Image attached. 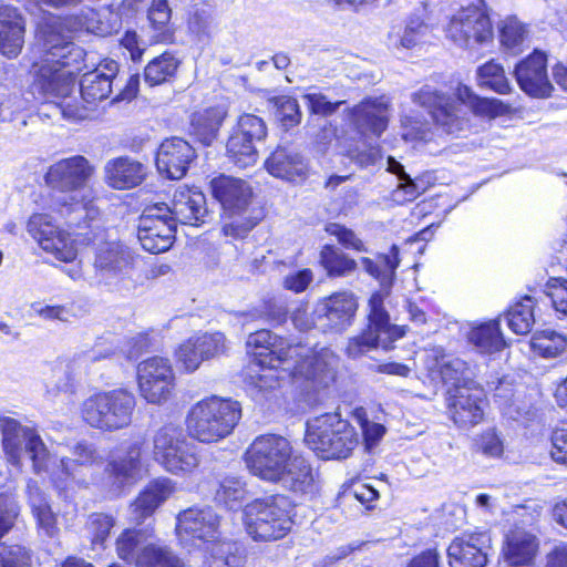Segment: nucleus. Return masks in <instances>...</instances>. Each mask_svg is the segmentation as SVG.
I'll list each match as a JSON object with an SVG mask.
<instances>
[{"label":"nucleus","instance_id":"1","mask_svg":"<svg viewBox=\"0 0 567 567\" xmlns=\"http://www.w3.org/2000/svg\"><path fill=\"white\" fill-rule=\"evenodd\" d=\"M246 343L259 365H274L276 361L289 374L305 375L323 386L336 380L340 358L330 348L315 351L300 343H291L267 329L250 333Z\"/></svg>","mask_w":567,"mask_h":567},{"label":"nucleus","instance_id":"2","mask_svg":"<svg viewBox=\"0 0 567 567\" xmlns=\"http://www.w3.org/2000/svg\"><path fill=\"white\" fill-rule=\"evenodd\" d=\"M39 45L42 60L32 65L31 91L38 99L53 104L74 91L75 76L71 68L79 69L85 52L54 25L40 31Z\"/></svg>","mask_w":567,"mask_h":567},{"label":"nucleus","instance_id":"3","mask_svg":"<svg viewBox=\"0 0 567 567\" xmlns=\"http://www.w3.org/2000/svg\"><path fill=\"white\" fill-rule=\"evenodd\" d=\"M95 167L82 155H74L52 164L44 182L54 193L52 208L66 219L70 227L81 228L99 215L87 183Z\"/></svg>","mask_w":567,"mask_h":567},{"label":"nucleus","instance_id":"4","mask_svg":"<svg viewBox=\"0 0 567 567\" xmlns=\"http://www.w3.org/2000/svg\"><path fill=\"white\" fill-rule=\"evenodd\" d=\"M245 462L255 476L296 493H306L313 482L307 460L296 454L291 443L281 435L257 436L245 453Z\"/></svg>","mask_w":567,"mask_h":567},{"label":"nucleus","instance_id":"5","mask_svg":"<svg viewBox=\"0 0 567 567\" xmlns=\"http://www.w3.org/2000/svg\"><path fill=\"white\" fill-rule=\"evenodd\" d=\"M460 100H456L430 85L422 86L412 93L413 103L429 111L434 125L445 134L458 136L470 126L464 99L468 107L477 115L495 116L499 113L501 102L495 99L473 95L468 87L458 90Z\"/></svg>","mask_w":567,"mask_h":567},{"label":"nucleus","instance_id":"6","mask_svg":"<svg viewBox=\"0 0 567 567\" xmlns=\"http://www.w3.org/2000/svg\"><path fill=\"white\" fill-rule=\"evenodd\" d=\"M0 434L2 457L10 466L21 471L23 455L27 454L34 474L41 476L49 471L53 453L34 425H24L14 417L1 415Z\"/></svg>","mask_w":567,"mask_h":567},{"label":"nucleus","instance_id":"7","mask_svg":"<svg viewBox=\"0 0 567 567\" xmlns=\"http://www.w3.org/2000/svg\"><path fill=\"white\" fill-rule=\"evenodd\" d=\"M241 417L240 403L212 395L195 403L186 415V430L202 443L218 442L230 435Z\"/></svg>","mask_w":567,"mask_h":567},{"label":"nucleus","instance_id":"8","mask_svg":"<svg viewBox=\"0 0 567 567\" xmlns=\"http://www.w3.org/2000/svg\"><path fill=\"white\" fill-rule=\"evenodd\" d=\"M385 295L377 291L368 301L367 327L348 339L344 353L350 359H359L372 350L393 348V343L405 334V326L391 323L384 307Z\"/></svg>","mask_w":567,"mask_h":567},{"label":"nucleus","instance_id":"9","mask_svg":"<svg viewBox=\"0 0 567 567\" xmlns=\"http://www.w3.org/2000/svg\"><path fill=\"white\" fill-rule=\"evenodd\" d=\"M293 505L285 495H271L248 503L244 508V525L256 542L284 538L292 527Z\"/></svg>","mask_w":567,"mask_h":567},{"label":"nucleus","instance_id":"10","mask_svg":"<svg viewBox=\"0 0 567 567\" xmlns=\"http://www.w3.org/2000/svg\"><path fill=\"white\" fill-rule=\"evenodd\" d=\"M306 444L322 458H346L358 445V433L339 413H326L307 422Z\"/></svg>","mask_w":567,"mask_h":567},{"label":"nucleus","instance_id":"11","mask_svg":"<svg viewBox=\"0 0 567 567\" xmlns=\"http://www.w3.org/2000/svg\"><path fill=\"white\" fill-rule=\"evenodd\" d=\"M135 395L123 388L102 391L89 396L81 408L83 420L92 427L115 432L132 423Z\"/></svg>","mask_w":567,"mask_h":567},{"label":"nucleus","instance_id":"12","mask_svg":"<svg viewBox=\"0 0 567 567\" xmlns=\"http://www.w3.org/2000/svg\"><path fill=\"white\" fill-rule=\"evenodd\" d=\"M95 219L93 220V223ZM90 228V233H79L83 241L94 245L93 267L100 280L105 285H116L127 278L134 268V252L120 240H103V231H94L97 226L92 221L83 224L80 229Z\"/></svg>","mask_w":567,"mask_h":567},{"label":"nucleus","instance_id":"13","mask_svg":"<svg viewBox=\"0 0 567 567\" xmlns=\"http://www.w3.org/2000/svg\"><path fill=\"white\" fill-rule=\"evenodd\" d=\"M153 447L154 460L174 475L190 473L199 464L195 447L173 425H165L155 433Z\"/></svg>","mask_w":567,"mask_h":567},{"label":"nucleus","instance_id":"14","mask_svg":"<svg viewBox=\"0 0 567 567\" xmlns=\"http://www.w3.org/2000/svg\"><path fill=\"white\" fill-rule=\"evenodd\" d=\"M482 0L458 10L446 27V37L461 48L473 49L493 39V27Z\"/></svg>","mask_w":567,"mask_h":567},{"label":"nucleus","instance_id":"15","mask_svg":"<svg viewBox=\"0 0 567 567\" xmlns=\"http://www.w3.org/2000/svg\"><path fill=\"white\" fill-rule=\"evenodd\" d=\"M73 457L58 458L53 454V462L49 471L43 472L60 493H68L87 484L85 470L97 460L96 451L86 443H76L72 450Z\"/></svg>","mask_w":567,"mask_h":567},{"label":"nucleus","instance_id":"16","mask_svg":"<svg viewBox=\"0 0 567 567\" xmlns=\"http://www.w3.org/2000/svg\"><path fill=\"white\" fill-rule=\"evenodd\" d=\"M145 441L141 437L123 442L117 453L112 455L105 473L106 484L112 496H120L126 487L142 478V452Z\"/></svg>","mask_w":567,"mask_h":567},{"label":"nucleus","instance_id":"17","mask_svg":"<svg viewBox=\"0 0 567 567\" xmlns=\"http://www.w3.org/2000/svg\"><path fill=\"white\" fill-rule=\"evenodd\" d=\"M358 308V297L350 290L319 299L316 302L317 330L331 334L346 332L354 323Z\"/></svg>","mask_w":567,"mask_h":567},{"label":"nucleus","instance_id":"18","mask_svg":"<svg viewBox=\"0 0 567 567\" xmlns=\"http://www.w3.org/2000/svg\"><path fill=\"white\" fill-rule=\"evenodd\" d=\"M136 379L141 396L150 404L165 403L175 386L171 361L158 355L138 363Z\"/></svg>","mask_w":567,"mask_h":567},{"label":"nucleus","instance_id":"19","mask_svg":"<svg viewBox=\"0 0 567 567\" xmlns=\"http://www.w3.org/2000/svg\"><path fill=\"white\" fill-rule=\"evenodd\" d=\"M176 519V534L184 547H202L219 537L220 517L209 506L189 507Z\"/></svg>","mask_w":567,"mask_h":567},{"label":"nucleus","instance_id":"20","mask_svg":"<svg viewBox=\"0 0 567 567\" xmlns=\"http://www.w3.org/2000/svg\"><path fill=\"white\" fill-rule=\"evenodd\" d=\"M28 233L47 252L58 260L71 262L76 258L78 250L71 236L61 230L48 214H33L28 220Z\"/></svg>","mask_w":567,"mask_h":567},{"label":"nucleus","instance_id":"21","mask_svg":"<svg viewBox=\"0 0 567 567\" xmlns=\"http://www.w3.org/2000/svg\"><path fill=\"white\" fill-rule=\"evenodd\" d=\"M447 394L449 413L460 427L474 426L483 420V389L464 383L451 388Z\"/></svg>","mask_w":567,"mask_h":567},{"label":"nucleus","instance_id":"22","mask_svg":"<svg viewBox=\"0 0 567 567\" xmlns=\"http://www.w3.org/2000/svg\"><path fill=\"white\" fill-rule=\"evenodd\" d=\"M492 538L486 532L464 534L453 539L447 548L451 567H485Z\"/></svg>","mask_w":567,"mask_h":567},{"label":"nucleus","instance_id":"23","mask_svg":"<svg viewBox=\"0 0 567 567\" xmlns=\"http://www.w3.org/2000/svg\"><path fill=\"white\" fill-rule=\"evenodd\" d=\"M514 74L519 87L530 96L548 97L554 90L547 75V55L539 50L520 61Z\"/></svg>","mask_w":567,"mask_h":567},{"label":"nucleus","instance_id":"24","mask_svg":"<svg viewBox=\"0 0 567 567\" xmlns=\"http://www.w3.org/2000/svg\"><path fill=\"white\" fill-rule=\"evenodd\" d=\"M176 225L166 215L143 214L137 227V238L144 250L161 254L168 250L175 239Z\"/></svg>","mask_w":567,"mask_h":567},{"label":"nucleus","instance_id":"25","mask_svg":"<svg viewBox=\"0 0 567 567\" xmlns=\"http://www.w3.org/2000/svg\"><path fill=\"white\" fill-rule=\"evenodd\" d=\"M196 153L193 146L179 137L165 140L156 154V166L162 175L169 179L183 178Z\"/></svg>","mask_w":567,"mask_h":567},{"label":"nucleus","instance_id":"26","mask_svg":"<svg viewBox=\"0 0 567 567\" xmlns=\"http://www.w3.org/2000/svg\"><path fill=\"white\" fill-rule=\"evenodd\" d=\"M210 190L225 212L241 214L251 203L252 188L244 179L219 175L210 181Z\"/></svg>","mask_w":567,"mask_h":567},{"label":"nucleus","instance_id":"27","mask_svg":"<svg viewBox=\"0 0 567 567\" xmlns=\"http://www.w3.org/2000/svg\"><path fill=\"white\" fill-rule=\"evenodd\" d=\"M155 210H167L171 216L167 217L176 225V221L183 225L198 226L204 223L207 215L206 197L197 190L190 188H179L174 193L171 207H156Z\"/></svg>","mask_w":567,"mask_h":567},{"label":"nucleus","instance_id":"28","mask_svg":"<svg viewBox=\"0 0 567 567\" xmlns=\"http://www.w3.org/2000/svg\"><path fill=\"white\" fill-rule=\"evenodd\" d=\"M389 110L388 97H368L351 110L350 117L361 133L380 136L388 127Z\"/></svg>","mask_w":567,"mask_h":567},{"label":"nucleus","instance_id":"29","mask_svg":"<svg viewBox=\"0 0 567 567\" xmlns=\"http://www.w3.org/2000/svg\"><path fill=\"white\" fill-rule=\"evenodd\" d=\"M147 167L130 157L120 156L106 162L104 166L105 183L114 189H131L143 183Z\"/></svg>","mask_w":567,"mask_h":567},{"label":"nucleus","instance_id":"30","mask_svg":"<svg viewBox=\"0 0 567 567\" xmlns=\"http://www.w3.org/2000/svg\"><path fill=\"white\" fill-rule=\"evenodd\" d=\"M538 548L539 540L533 530L515 526L506 535L504 559L511 566H529L535 560Z\"/></svg>","mask_w":567,"mask_h":567},{"label":"nucleus","instance_id":"31","mask_svg":"<svg viewBox=\"0 0 567 567\" xmlns=\"http://www.w3.org/2000/svg\"><path fill=\"white\" fill-rule=\"evenodd\" d=\"M117 71V62L111 60L83 74L80 80V92L83 101L87 104H95L107 99L112 93V83Z\"/></svg>","mask_w":567,"mask_h":567},{"label":"nucleus","instance_id":"32","mask_svg":"<svg viewBox=\"0 0 567 567\" xmlns=\"http://www.w3.org/2000/svg\"><path fill=\"white\" fill-rule=\"evenodd\" d=\"M24 20L18 10L10 6L0 7V54L8 59L17 58L24 44Z\"/></svg>","mask_w":567,"mask_h":567},{"label":"nucleus","instance_id":"33","mask_svg":"<svg viewBox=\"0 0 567 567\" xmlns=\"http://www.w3.org/2000/svg\"><path fill=\"white\" fill-rule=\"evenodd\" d=\"M174 485L169 478H157L150 482L131 504V519L136 524L154 514V512L173 494Z\"/></svg>","mask_w":567,"mask_h":567},{"label":"nucleus","instance_id":"34","mask_svg":"<svg viewBox=\"0 0 567 567\" xmlns=\"http://www.w3.org/2000/svg\"><path fill=\"white\" fill-rule=\"evenodd\" d=\"M266 169L275 177L295 182L307 173L303 157L292 148L278 147L265 163Z\"/></svg>","mask_w":567,"mask_h":567},{"label":"nucleus","instance_id":"35","mask_svg":"<svg viewBox=\"0 0 567 567\" xmlns=\"http://www.w3.org/2000/svg\"><path fill=\"white\" fill-rule=\"evenodd\" d=\"M226 117L221 107H209L192 116V135L203 145L209 146L217 140L219 128Z\"/></svg>","mask_w":567,"mask_h":567},{"label":"nucleus","instance_id":"36","mask_svg":"<svg viewBox=\"0 0 567 567\" xmlns=\"http://www.w3.org/2000/svg\"><path fill=\"white\" fill-rule=\"evenodd\" d=\"M172 8L168 0H151L147 9V20L152 31L151 40L154 43H171L174 29L171 25Z\"/></svg>","mask_w":567,"mask_h":567},{"label":"nucleus","instance_id":"37","mask_svg":"<svg viewBox=\"0 0 567 567\" xmlns=\"http://www.w3.org/2000/svg\"><path fill=\"white\" fill-rule=\"evenodd\" d=\"M53 25L59 27L61 31L62 27H65L73 32L85 31L100 37H105L112 32V25L109 21L103 19L100 11L91 8L81 10L79 14L66 17L62 24Z\"/></svg>","mask_w":567,"mask_h":567},{"label":"nucleus","instance_id":"38","mask_svg":"<svg viewBox=\"0 0 567 567\" xmlns=\"http://www.w3.org/2000/svg\"><path fill=\"white\" fill-rule=\"evenodd\" d=\"M468 342L483 354H492L502 351L505 340L497 320H492L474 327L468 333Z\"/></svg>","mask_w":567,"mask_h":567},{"label":"nucleus","instance_id":"39","mask_svg":"<svg viewBox=\"0 0 567 567\" xmlns=\"http://www.w3.org/2000/svg\"><path fill=\"white\" fill-rule=\"evenodd\" d=\"M43 374L45 393L51 398L60 393H73L78 384V381L61 359L48 364Z\"/></svg>","mask_w":567,"mask_h":567},{"label":"nucleus","instance_id":"40","mask_svg":"<svg viewBox=\"0 0 567 567\" xmlns=\"http://www.w3.org/2000/svg\"><path fill=\"white\" fill-rule=\"evenodd\" d=\"M202 547L209 554L208 567H239L243 558L238 555V546L220 536L212 543H205Z\"/></svg>","mask_w":567,"mask_h":567},{"label":"nucleus","instance_id":"41","mask_svg":"<svg viewBox=\"0 0 567 567\" xmlns=\"http://www.w3.org/2000/svg\"><path fill=\"white\" fill-rule=\"evenodd\" d=\"M179 63V60L172 52H164L147 63L144 69V81L150 86L171 81L175 76Z\"/></svg>","mask_w":567,"mask_h":567},{"label":"nucleus","instance_id":"42","mask_svg":"<svg viewBox=\"0 0 567 567\" xmlns=\"http://www.w3.org/2000/svg\"><path fill=\"white\" fill-rule=\"evenodd\" d=\"M247 494L245 482L235 476H227L218 483L214 499L217 504L236 511L241 507Z\"/></svg>","mask_w":567,"mask_h":567},{"label":"nucleus","instance_id":"43","mask_svg":"<svg viewBox=\"0 0 567 567\" xmlns=\"http://www.w3.org/2000/svg\"><path fill=\"white\" fill-rule=\"evenodd\" d=\"M256 142L233 132L226 144L228 158L238 167L246 168L258 159Z\"/></svg>","mask_w":567,"mask_h":567},{"label":"nucleus","instance_id":"44","mask_svg":"<svg viewBox=\"0 0 567 567\" xmlns=\"http://www.w3.org/2000/svg\"><path fill=\"white\" fill-rule=\"evenodd\" d=\"M110 355V351H104L97 347H93L90 349H81L63 361L71 374L79 382L83 377L92 372L95 363L109 358Z\"/></svg>","mask_w":567,"mask_h":567},{"label":"nucleus","instance_id":"45","mask_svg":"<svg viewBox=\"0 0 567 567\" xmlns=\"http://www.w3.org/2000/svg\"><path fill=\"white\" fill-rule=\"evenodd\" d=\"M534 307V299L525 296L508 309L505 319L513 332L516 334H527L532 330L535 323Z\"/></svg>","mask_w":567,"mask_h":567},{"label":"nucleus","instance_id":"46","mask_svg":"<svg viewBox=\"0 0 567 567\" xmlns=\"http://www.w3.org/2000/svg\"><path fill=\"white\" fill-rule=\"evenodd\" d=\"M146 545L144 533L141 529L127 528L117 537L115 550L120 559L137 567L141 551Z\"/></svg>","mask_w":567,"mask_h":567},{"label":"nucleus","instance_id":"47","mask_svg":"<svg viewBox=\"0 0 567 567\" xmlns=\"http://www.w3.org/2000/svg\"><path fill=\"white\" fill-rule=\"evenodd\" d=\"M137 567H184V563L171 547L150 543L142 549Z\"/></svg>","mask_w":567,"mask_h":567},{"label":"nucleus","instance_id":"48","mask_svg":"<svg viewBox=\"0 0 567 567\" xmlns=\"http://www.w3.org/2000/svg\"><path fill=\"white\" fill-rule=\"evenodd\" d=\"M320 262L329 277H346L357 269V261L354 259L330 245L322 247Z\"/></svg>","mask_w":567,"mask_h":567},{"label":"nucleus","instance_id":"49","mask_svg":"<svg viewBox=\"0 0 567 567\" xmlns=\"http://www.w3.org/2000/svg\"><path fill=\"white\" fill-rule=\"evenodd\" d=\"M530 347L538 355L553 359L567 352V338L555 331L544 330L532 337Z\"/></svg>","mask_w":567,"mask_h":567},{"label":"nucleus","instance_id":"50","mask_svg":"<svg viewBox=\"0 0 567 567\" xmlns=\"http://www.w3.org/2000/svg\"><path fill=\"white\" fill-rule=\"evenodd\" d=\"M262 372L258 375H256L254 379V385L255 388L260 392H267L269 390H274L278 386H280V382L285 380L286 378L292 379V380H305L308 382H311L313 388H324L323 385H319L317 382H315L311 379L306 378L305 375H292L289 374L287 371L282 370V364H279L278 362L274 361V365L270 364H264Z\"/></svg>","mask_w":567,"mask_h":567},{"label":"nucleus","instance_id":"51","mask_svg":"<svg viewBox=\"0 0 567 567\" xmlns=\"http://www.w3.org/2000/svg\"><path fill=\"white\" fill-rule=\"evenodd\" d=\"M361 262L364 270L375 279L381 281L391 279L400 265L399 247L392 245L388 254L379 255L378 261L363 257L361 258Z\"/></svg>","mask_w":567,"mask_h":567},{"label":"nucleus","instance_id":"52","mask_svg":"<svg viewBox=\"0 0 567 567\" xmlns=\"http://www.w3.org/2000/svg\"><path fill=\"white\" fill-rule=\"evenodd\" d=\"M477 81L482 87H487L498 94H506L511 91V84L505 75L504 68L491 60L477 69Z\"/></svg>","mask_w":567,"mask_h":567},{"label":"nucleus","instance_id":"53","mask_svg":"<svg viewBox=\"0 0 567 567\" xmlns=\"http://www.w3.org/2000/svg\"><path fill=\"white\" fill-rule=\"evenodd\" d=\"M401 131L405 141H425L431 134L427 121L414 112L401 116Z\"/></svg>","mask_w":567,"mask_h":567},{"label":"nucleus","instance_id":"54","mask_svg":"<svg viewBox=\"0 0 567 567\" xmlns=\"http://www.w3.org/2000/svg\"><path fill=\"white\" fill-rule=\"evenodd\" d=\"M204 360H209L226 352V338L221 332L203 333L190 337Z\"/></svg>","mask_w":567,"mask_h":567},{"label":"nucleus","instance_id":"55","mask_svg":"<svg viewBox=\"0 0 567 567\" xmlns=\"http://www.w3.org/2000/svg\"><path fill=\"white\" fill-rule=\"evenodd\" d=\"M233 132L259 143L267 136V126L261 117L254 114H244L239 117Z\"/></svg>","mask_w":567,"mask_h":567},{"label":"nucleus","instance_id":"56","mask_svg":"<svg viewBox=\"0 0 567 567\" xmlns=\"http://www.w3.org/2000/svg\"><path fill=\"white\" fill-rule=\"evenodd\" d=\"M257 312L255 318H262L272 326H281L287 321L289 309L286 300L271 298L265 300Z\"/></svg>","mask_w":567,"mask_h":567},{"label":"nucleus","instance_id":"57","mask_svg":"<svg viewBox=\"0 0 567 567\" xmlns=\"http://www.w3.org/2000/svg\"><path fill=\"white\" fill-rule=\"evenodd\" d=\"M499 32L502 44L508 50H516L525 40L527 31L516 18H507L502 22Z\"/></svg>","mask_w":567,"mask_h":567},{"label":"nucleus","instance_id":"58","mask_svg":"<svg viewBox=\"0 0 567 567\" xmlns=\"http://www.w3.org/2000/svg\"><path fill=\"white\" fill-rule=\"evenodd\" d=\"M114 526V518L110 515L92 514L86 523V529L93 545H103Z\"/></svg>","mask_w":567,"mask_h":567},{"label":"nucleus","instance_id":"59","mask_svg":"<svg viewBox=\"0 0 567 567\" xmlns=\"http://www.w3.org/2000/svg\"><path fill=\"white\" fill-rule=\"evenodd\" d=\"M277 117L286 127L297 125L301 120V112L296 99L281 95L274 99Z\"/></svg>","mask_w":567,"mask_h":567},{"label":"nucleus","instance_id":"60","mask_svg":"<svg viewBox=\"0 0 567 567\" xmlns=\"http://www.w3.org/2000/svg\"><path fill=\"white\" fill-rule=\"evenodd\" d=\"M0 567H31V554L20 545L4 547L0 550Z\"/></svg>","mask_w":567,"mask_h":567},{"label":"nucleus","instance_id":"61","mask_svg":"<svg viewBox=\"0 0 567 567\" xmlns=\"http://www.w3.org/2000/svg\"><path fill=\"white\" fill-rule=\"evenodd\" d=\"M19 515L17 501L7 494H0V539L13 527Z\"/></svg>","mask_w":567,"mask_h":567},{"label":"nucleus","instance_id":"62","mask_svg":"<svg viewBox=\"0 0 567 567\" xmlns=\"http://www.w3.org/2000/svg\"><path fill=\"white\" fill-rule=\"evenodd\" d=\"M53 104L61 115L69 121H83L91 116V109L80 105L78 102L72 100L70 95L68 97H61Z\"/></svg>","mask_w":567,"mask_h":567},{"label":"nucleus","instance_id":"63","mask_svg":"<svg viewBox=\"0 0 567 567\" xmlns=\"http://www.w3.org/2000/svg\"><path fill=\"white\" fill-rule=\"evenodd\" d=\"M445 361L446 362L440 370L437 379H441L444 383H452V388L461 385L460 381L467 370L466 362L452 355H449Z\"/></svg>","mask_w":567,"mask_h":567},{"label":"nucleus","instance_id":"64","mask_svg":"<svg viewBox=\"0 0 567 567\" xmlns=\"http://www.w3.org/2000/svg\"><path fill=\"white\" fill-rule=\"evenodd\" d=\"M199 354L200 352L192 338L183 342L176 351L177 361L190 372L197 370L200 363L205 361Z\"/></svg>","mask_w":567,"mask_h":567}]
</instances>
